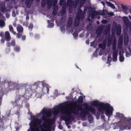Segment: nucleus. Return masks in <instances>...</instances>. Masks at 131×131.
Returning <instances> with one entry per match:
<instances>
[{
  "label": "nucleus",
  "mask_w": 131,
  "mask_h": 131,
  "mask_svg": "<svg viewBox=\"0 0 131 131\" xmlns=\"http://www.w3.org/2000/svg\"><path fill=\"white\" fill-rule=\"evenodd\" d=\"M77 102L74 103V108L71 110L72 114H78L79 113V111H81L80 116L81 117L84 118H85L87 114H88L89 111L92 112V114H94L96 113V110L94 108L92 107L88 106L87 104H85L83 106H85V107L82 109V106L80 104H76Z\"/></svg>",
  "instance_id": "1"
},
{
  "label": "nucleus",
  "mask_w": 131,
  "mask_h": 131,
  "mask_svg": "<svg viewBox=\"0 0 131 131\" xmlns=\"http://www.w3.org/2000/svg\"><path fill=\"white\" fill-rule=\"evenodd\" d=\"M92 105L94 106H98V110L99 112H102V114H104L102 112L105 111V114L108 116V119L110 116L112 115L113 110V107L108 103H104L102 102L99 103V101L96 100L92 101Z\"/></svg>",
  "instance_id": "2"
},
{
  "label": "nucleus",
  "mask_w": 131,
  "mask_h": 131,
  "mask_svg": "<svg viewBox=\"0 0 131 131\" xmlns=\"http://www.w3.org/2000/svg\"><path fill=\"white\" fill-rule=\"evenodd\" d=\"M41 115V111L37 114L35 116H32L31 117L32 121L29 123L30 128L31 131H41V119H39Z\"/></svg>",
  "instance_id": "3"
},
{
  "label": "nucleus",
  "mask_w": 131,
  "mask_h": 131,
  "mask_svg": "<svg viewBox=\"0 0 131 131\" xmlns=\"http://www.w3.org/2000/svg\"><path fill=\"white\" fill-rule=\"evenodd\" d=\"M116 116L117 118H120L118 125L122 130L130 128L129 126L131 123L130 118L128 119L124 117L123 114L119 113H116Z\"/></svg>",
  "instance_id": "4"
},
{
  "label": "nucleus",
  "mask_w": 131,
  "mask_h": 131,
  "mask_svg": "<svg viewBox=\"0 0 131 131\" xmlns=\"http://www.w3.org/2000/svg\"><path fill=\"white\" fill-rule=\"evenodd\" d=\"M41 120L45 121V123L43 124V127L45 128H50L51 125L54 123L55 118L53 117L51 119H47L45 117L42 116L41 117Z\"/></svg>",
  "instance_id": "5"
},
{
  "label": "nucleus",
  "mask_w": 131,
  "mask_h": 131,
  "mask_svg": "<svg viewBox=\"0 0 131 131\" xmlns=\"http://www.w3.org/2000/svg\"><path fill=\"white\" fill-rule=\"evenodd\" d=\"M17 30L18 32L17 33H16V36L18 39H20L21 37V40L24 41L26 39V36L25 35H23V27L19 25L17 27Z\"/></svg>",
  "instance_id": "6"
},
{
  "label": "nucleus",
  "mask_w": 131,
  "mask_h": 131,
  "mask_svg": "<svg viewBox=\"0 0 131 131\" xmlns=\"http://www.w3.org/2000/svg\"><path fill=\"white\" fill-rule=\"evenodd\" d=\"M45 81H41V83L43 88L41 92V95L45 94L46 92L47 94L49 93L50 86L44 82Z\"/></svg>",
  "instance_id": "7"
},
{
  "label": "nucleus",
  "mask_w": 131,
  "mask_h": 131,
  "mask_svg": "<svg viewBox=\"0 0 131 131\" xmlns=\"http://www.w3.org/2000/svg\"><path fill=\"white\" fill-rule=\"evenodd\" d=\"M7 83H8V86L10 89L14 88V84L13 82H9L8 81L5 80L2 82V86H1V87H2V90L3 92L4 91V90H5V88L4 87L5 84Z\"/></svg>",
  "instance_id": "8"
},
{
  "label": "nucleus",
  "mask_w": 131,
  "mask_h": 131,
  "mask_svg": "<svg viewBox=\"0 0 131 131\" xmlns=\"http://www.w3.org/2000/svg\"><path fill=\"white\" fill-rule=\"evenodd\" d=\"M8 120V118H5V117H3L2 119L0 118V129H1V131H3L5 127L4 122L5 121Z\"/></svg>",
  "instance_id": "9"
},
{
  "label": "nucleus",
  "mask_w": 131,
  "mask_h": 131,
  "mask_svg": "<svg viewBox=\"0 0 131 131\" xmlns=\"http://www.w3.org/2000/svg\"><path fill=\"white\" fill-rule=\"evenodd\" d=\"M63 106V105H61L56 108H53L52 110V112L54 115H57L59 112L61 108H62Z\"/></svg>",
  "instance_id": "10"
},
{
  "label": "nucleus",
  "mask_w": 131,
  "mask_h": 131,
  "mask_svg": "<svg viewBox=\"0 0 131 131\" xmlns=\"http://www.w3.org/2000/svg\"><path fill=\"white\" fill-rule=\"evenodd\" d=\"M103 30L104 28L102 26H99L97 28L96 31V33L97 35V38L100 36V35L102 34Z\"/></svg>",
  "instance_id": "11"
},
{
  "label": "nucleus",
  "mask_w": 131,
  "mask_h": 131,
  "mask_svg": "<svg viewBox=\"0 0 131 131\" xmlns=\"http://www.w3.org/2000/svg\"><path fill=\"white\" fill-rule=\"evenodd\" d=\"M11 38L8 31H6L5 32V40L7 41H9L10 40Z\"/></svg>",
  "instance_id": "12"
},
{
  "label": "nucleus",
  "mask_w": 131,
  "mask_h": 131,
  "mask_svg": "<svg viewBox=\"0 0 131 131\" xmlns=\"http://www.w3.org/2000/svg\"><path fill=\"white\" fill-rule=\"evenodd\" d=\"M123 11L126 14L129 12V8L127 6L123 4L121 5Z\"/></svg>",
  "instance_id": "13"
},
{
  "label": "nucleus",
  "mask_w": 131,
  "mask_h": 131,
  "mask_svg": "<svg viewBox=\"0 0 131 131\" xmlns=\"http://www.w3.org/2000/svg\"><path fill=\"white\" fill-rule=\"evenodd\" d=\"M16 45L15 41V40H12L11 42L10 43L9 42H8L6 44V46L8 47H10L11 46H14Z\"/></svg>",
  "instance_id": "14"
},
{
  "label": "nucleus",
  "mask_w": 131,
  "mask_h": 131,
  "mask_svg": "<svg viewBox=\"0 0 131 131\" xmlns=\"http://www.w3.org/2000/svg\"><path fill=\"white\" fill-rule=\"evenodd\" d=\"M45 113L46 117H50L51 115V113L50 112H49L47 111V110H43V109L41 111V113Z\"/></svg>",
  "instance_id": "15"
},
{
  "label": "nucleus",
  "mask_w": 131,
  "mask_h": 131,
  "mask_svg": "<svg viewBox=\"0 0 131 131\" xmlns=\"http://www.w3.org/2000/svg\"><path fill=\"white\" fill-rule=\"evenodd\" d=\"M67 5L70 7H73L74 5V2L72 0H67Z\"/></svg>",
  "instance_id": "16"
},
{
  "label": "nucleus",
  "mask_w": 131,
  "mask_h": 131,
  "mask_svg": "<svg viewBox=\"0 0 131 131\" xmlns=\"http://www.w3.org/2000/svg\"><path fill=\"white\" fill-rule=\"evenodd\" d=\"M18 102L17 101H16V100H15L14 102L11 101V103L14 107H17V108L19 107H22L21 106L17 103Z\"/></svg>",
  "instance_id": "17"
},
{
  "label": "nucleus",
  "mask_w": 131,
  "mask_h": 131,
  "mask_svg": "<svg viewBox=\"0 0 131 131\" xmlns=\"http://www.w3.org/2000/svg\"><path fill=\"white\" fill-rule=\"evenodd\" d=\"M25 98L24 95H17L16 96L15 100L16 101H19L20 100H22L24 99Z\"/></svg>",
  "instance_id": "18"
},
{
  "label": "nucleus",
  "mask_w": 131,
  "mask_h": 131,
  "mask_svg": "<svg viewBox=\"0 0 131 131\" xmlns=\"http://www.w3.org/2000/svg\"><path fill=\"white\" fill-rule=\"evenodd\" d=\"M115 51V52H113V60L114 62H116L117 60L118 52L116 51Z\"/></svg>",
  "instance_id": "19"
},
{
  "label": "nucleus",
  "mask_w": 131,
  "mask_h": 131,
  "mask_svg": "<svg viewBox=\"0 0 131 131\" xmlns=\"http://www.w3.org/2000/svg\"><path fill=\"white\" fill-rule=\"evenodd\" d=\"M72 24V19L71 17L69 18L67 23V27L68 28H70L71 27Z\"/></svg>",
  "instance_id": "20"
},
{
  "label": "nucleus",
  "mask_w": 131,
  "mask_h": 131,
  "mask_svg": "<svg viewBox=\"0 0 131 131\" xmlns=\"http://www.w3.org/2000/svg\"><path fill=\"white\" fill-rule=\"evenodd\" d=\"M9 31L12 33L14 35H16V33L14 31L13 28L11 25L9 26Z\"/></svg>",
  "instance_id": "21"
},
{
  "label": "nucleus",
  "mask_w": 131,
  "mask_h": 131,
  "mask_svg": "<svg viewBox=\"0 0 131 131\" xmlns=\"http://www.w3.org/2000/svg\"><path fill=\"white\" fill-rule=\"evenodd\" d=\"M119 54L120 55L119 58V61L121 62H122L124 61V58L123 56V54H122L121 52H119Z\"/></svg>",
  "instance_id": "22"
},
{
  "label": "nucleus",
  "mask_w": 131,
  "mask_h": 131,
  "mask_svg": "<svg viewBox=\"0 0 131 131\" xmlns=\"http://www.w3.org/2000/svg\"><path fill=\"white\" fill-rule=\"evenodd\" d=\"M116 43L115 41H114L112 45V49L113 50V52H115V51H117V52H118L117 49H116Z\"/></svg>",
  "instance_id": "23"
},
{
  "label": "nucleus",
  "mask_w": 131,
  "mask_h": 131,
  "mask_svg": "<svg viewBox=\"0 0 131 131\" xmlns=\"http://www.w3.org/2000/svg\"><path fill=\"white\" fill-rule=\"evenodd\" d=\"M73 106L72 107V109H71L70 110V111H71V112H70L69 111H67V113H66V114L67 115V116L68 117H70L71 116V114L72 113L71 112H72V111H71V110L73 109V108L74 109V103H73Z\"/></svg>",
  "instance_id": "24"
},
{
  "label": "nucleus",
  "mask_w": 131,
  "mask_h": 131,
  "mask_svg": "<svg viewBox=\"0 0 131 131\" xmlns=\"http://www.w3.org/2000/svg\"><path fill=\"white\" fill-rule=\"evenodd\" d=\"M74 116L72 115H71L70 117L66 118L65 121L68 122H71V120L73 121L74 120Z\"/></svg>",
  "instance_id": "25"
},
{
  "label": "nucleus",
  "mask_w": 131,
  "mask_h": 131,
  "mask_svg": "<svg viewBox=\"0 0 131 131\" xmlns=\"http://www.w3.org/2000/svg\"><path fill=\"white\" fill-rule=\"evenodd\" d=\"M106 3L108 6H110L113 9L115 8V7L114 5L110 2L106 1Z\"/></svg>",
  "instance_id": "26"
},
{
  "label": "nucleus",
  "mask_w": 131,
  "mask_h": 131,
  "mask_svg": "<svg viewBox=\"0 0 131 131\" xmlns=\"http://www.w3.org/2000/svg\"><path fill=\"white\" fill-rule=\"evenodd\" d=\"M83 101V99L82 96H80L79 97L77 101V102L79 103H82Z\"/></svg>",
  "instance_id": "27"
},
{
  "label": "nucleus",
  "mask_w": 131,
  "mask_h": 131,
  "mask_svg": "<svg viewBox=\"0 0 131 131\" xmlns=\"http://www.w3.org/2000/svg\"><path fill=\"white\" fill-rule=\"evenodd\" d=\"M107 11L104 9H103L102 11H101L99 12V14L100 15H105V12H107Z\"/></svg>",
  "instance_id": "28"
},
{
  "label": "nucleus",
  "mask_w": 131,
  "mask_h": 131,
  "mask_svg": "<svg viewBox=\"0 0 131 131\" xmlns=\"http://www.w3.org/2000/svg\"><path fill=\"white\" fill-rule=\"evenodd\" d=\"M86 0H80V4L79 5V7H81L85 3Z\"/></svg>",
  "instance_id": "29"
},
{
  "label": "nucleus",
  "mask_w": 131,
  "mask_h": 131,
  "mask_svg": "<svg viewBox=\"0 0 131 131\" xmlns=\"http://www.w3.org/2000/svg\"><path fill=\"white\" fill-rule=\"evenodd\" d=\"M80 24V22L79 21H77L76 20H75L74 23V25L75 27H78L79 26Z\"/></svg>",
  "instance_id": "30"
},
{
  "label": "nucleus",
  "mask_w": 131,
  "mask_h": 131,
  "mask_svg": "<svg viewBox=\"0 0 131 131\" xmlns=\"http://www.w3.org/2000/svg\"><path fill=\"white\" fill-rule=\"evenodd\" d=\"M107 61L106 62L107 63L110 64L112 60V59L111 55L108 56H107Z\"/></svg>",
  "instance_id": "31"
},
{
  "label": "nucleus",
  "mask_w": 131,
  "mask_h": 131,
  "mask_svg": "<svg viewBox=\"0 0 131 131\" xmlns=\"http://www.w3.org/2000/svg\"><path fill=\"white\" fill-rule=\"evenodd\" d=\"M106 46L102 44L101 43H100L99 45V47L100 48H101L103 50L105 49Z\"/></svg>",
  "instance_id": "32"
},
{
  "label": "nucleus",
  "mask_w": 131,
  "mask_h": 131,
  "mask_svg": "<svg viewBox=\"0 0 131 131\" xmlns=\"http://www.w3.org/2000/svg\"><path fill=\"white\" fill-rule=\"evenodd\" d=\"M10 111H8L6 112L5 116H4L5 118H8V117L10 115Z\"/></svg>",
  "instance_id": "33"
},
{
  "label": "nucleus",
  "mask_w": 131,
  "mask_h": 131,
  "mask_svg": "<svg viewBox=\"0 0 131 131\" xmlns=\"http://www.w3.org/2000/svg\"><path fill=\"white\" fill-rule=\"evenodd\" d=\"M34 27L33 25L32 24L30 23L29 25L28 28L30 31H31Z\"/></svg>",
  "instance_id": "34"
},
{
  "label": "nucleus",
  "mask_w": 131,
  "mask_h": 131,
  "mask_svg": "<svg viewBox=\"0 0 131 131\" xmlns=\"http://www.w3.org/2000/svg\"><path fill=\"white\" fill-rule=\"evenodd\" d=\"M63 106L62 108H61V110L60 111L61 112L62 114H66L67 111H66L65 109H63Z\"/></svg>",
  "instance_id": "35"
},
{
  "label": "nucleus",
  "mask_w": 131,
  "mask_h": 131,
  "mask_svg": "<svg viewBox=\"0 0 131 131\" xmlns=\"http://www.w3.org/2000/svg\"><path fill=\"white\" fill-rule=\"evenodd\" d=\"M125 18V19H124V21L126 25H127L129 23V21L128 18L126 17H124Z\"/></svg>",
  "instance_id": "36"
},
{
  "label": "nucleus",
  "mask_w": 131,
  "mask_h": 131,
  "mask_svg": "<svg viewBox=\"0 0 131 131\" xmlns=\"http://www.w3.org/2000/svg\"><path fill=\"white\" fill-rule=\"evenodd\" d=\"M124 43L125 45H127L128 43V38H124Z\"/></svg>",
  "instance_id": "37"
},
{
  "label": "nucleus",
  "mask_w": 131,
  "mask_h": 131,
  "mask_svg": "<svg viewBox=\"0 0 131 131\" xmlns=\"http://www.w3.org/2000/svg\"><path fill=\"white\" fill-rule=\"evenodd\" d=\"M93 11V8L91 7H90L88 8V13L90 14L92 13Z\"/></svg>",
  "instance_id": "38"
},
{
  "label": "nucleus",
  "mask_w": 131,
  "mask_h": 131,
  "mask_svg": "<svg viewBox=\"0 0 131 131\" xmlns=\"http://www.w3.org/2000/svg\"><path fill=\"white\" fill-rule=\"evenodd\" d=\"M80 7L78 10V11L77 14H78L79 15H82V11Z\"/></svg>",
  "instance_id": "39"
},
{
  "label": "nucleus",
  "mask_w": 131,
  "mask_h": 131,
  "mask_svg": "<svg viewBox=\"0 0 131 131\" xmlns=\"http://www.w3.org/2000/svg\"><path fill=\"white\" fill-rule=\"evenodd\" d=\"M6 9V8L4 5L1 6V11L2 12H5Z\"/></svg>",
  "instance_id": "40"
},
{
  "label": "nucleus",
  "mask_w": 131,
  "mask_h": 131,
  "mask_svg": "<svg viewBox=\"0 0 131 131\" xmlns=\"http://www.w3.org/2000/svg\"><path fill=\"white\" fill-rule=\"evenodd\" d=\"M111 42V39L110 38H109L107 39V45L108 47L110 46Z\"/></svg>",
  "instance_id": "41"
},
{
  "label": "nucleus",
  "mask_w": 131,
  "mask_h": 131,
  "mask_svg": "<svg viewBox=\"0 0 131 131\" xmlns=\"http://www.w3.org/2000/svg\"><path fill=\"white\" fill-rule=\"evenodd\" d=\"M66 8L65 6H63L61 9V13H64L66 11Z\"/></svg>",
  "instance_id": "42"
},
{
  "label": "nucleus",
  "mask_w": 131,
  "mask_h": 131,
  "mask_svg": "<svg viewBox=\"0 0 131 131\" xmlns=\"http://www.w3.org/2000/svg\"><path fill=\"white\" fill-rule=\"evenodd\" d=\"M5 25V22L3 20H0V26L3 27Z\"/></svg>",
  "instance_id": "43"
},
{
  "label": "nucleus",
  "mask_w": 131,
  "mask_h": 131,
  "mask_svg": "<svg viewBox=\"0 0 131 131\" xmlns=\"http://www.w3.org/2000/svg\"><path fill=\"white\" fill-rule=\"evenodd\" d=\"M14 50L17 52H19L20 50V48L19 47L16 46L14 48Z\"/></svg>",
  "instance_id": "44"
},
{
  "label": "nucleus",
  "mask_w": 131,
  "mask_h": 131,
  "mask_svg": "<svg viewBox=\"0 0 131 131\" xmlns=\"http://www.w3.org/2000/svg\"><path fill=\"white\" fill-rule=\"evenodd\" d=\"M108 29L106 28H105L103 31V34L104 35H106L108 33Z\"/></svg>",
  "instance_id": "45"
},
{
  "label": "nucleus",
  "mask_w": 131,
  "mask_h": 131,
  "mask_svg": "<svg viewBox=\"0 0 131 131\" xmlns=\"http://www.w3.org/2000/svg\"><path fill=\"white\" fill-rule=\"evenodd\" d=\"M121 33V29H118L117 30L116 32V34L117 35H120Z\"/></svg>",
  "instance_id": "46"
},
{
  "label": "nucleus",
  "mask_w": 131,
  "mask_h": 131,
  "mask_svg": "<svg viewBox=\"0 0 131 131\" xmlns=\"http://www.w3.org/2000/svg\"><path fill=\"white\" fill-rule=\"evenodd\" d=\"M81 15H78V14H77L76 17V19L78 21H80V20L81 18Z\"/></svg>",
  "instance_id": "47"
},
{
  "label": "nucleus",
  "mask_w": 131,
  "mask_h": 131,
  "mask_svg": "<svg viewBox=\"0 0 131 131\" xmlns=\"http://www.w3.org/2000/svg\"><path fill=\"white\" fill-rule=\"evenodd\" d=\"M73 36L74 37L76 38L78 36V33L77 32H74L73 34Z\"/></svg>",
  "instance_id": "48"
},
{
  "label": "nucleus",
  "mask_w": 131,
  "mask_h": 131,
  "mask_svg": "<svg viewBox=\"0 0 131 131\" xmlns=\"http://www.w3.org/2000/svg\"><path fill=\"white\" fill-rule=\"evenodd\" d=\"M57 12V10L55 8H54L52 12V13L54 15H56Z\"/></svg>",
  "instance_id": "49"
},
{
  "label": "nucleus",
  "mask_w": 131,
  "mask_h": 131,
  "mask_svg": "<svg viewBox=\"0 0 131 131\" xmlns=\"http://www.w3.org/2000/svg\"><path fill=\"white\" fill-rule=\"evenodd\" d=\"M21 107H19L18 108H17V110L16 113V114L17 115H20L19 111L20 110V109L21 108Z\"/></svg>",
  "instance_id": "50"
},
{
  "label": "nucleus",
  "mask_w": 131,
  "mask_h": 131,
  "mask_svg": "<svg viewBox=\"0 0 131 131\" xmlns=\"http://www.w3.org/2000/svg\"><path fill=\"white\" fill-rule=\"evenodd\" d=\"M87 115L88 116V118L89 119L90 118H93L92 117V116L90 114V113L89 112L88 114H87Z\"/></svg>",
  "instance_id": "51"
},
{
  "label": "nucleus",
  "mask_w": 131,
  "mask_h": 131,
  "mask_svg": "<svg viewBox=\"0 0 131 131\" xmlns=\"http://www.w3.org/2000/svg\"><path fill=\"white\" fill-rule=\"evenodd\" d=\"M106 39H104L103 40L102 43H101L103 45H104V46L105 45L106 46Z\"/></svg>",
  "instance_id": "52"
},
{
  "label": "nucleus",
  "mask_w": 131,
  "mask_h": 131,
  "mask_svg": "<svg viewBox=\"0 0 131 131\" xmlns=\"http://www.w3.org/2000/svg\"><path fill=\"white\" fill-rule=\"evenodd\" d=\"M54 24L53 23H50L48 24V26L49 28H52L53 27Z\"/></svg>",
  "instance_id": "53"
},
{
  "label": "nucleus",
  "mask_w": 131,
  "mask_h": 131,
  "mask_svg": "<svg viewBox=\"0 0 131 131\" xmlns=\"http://www.w3.org/2000/svg\"><path fill=\"white\" fill-rule=\"evenodd\" d=\"M37 88V86H35V84H34L33 85H32L31 86V87L30 88V89L31 90V89L32 90V88Z\"/></svg>",
  "instance_id": "54"
},
{
  "label": "nucleus",
  "mask_w": 131,
  "mask_h": 131,
  "mask_svg": "<svg viewBox=\"0 0 131 131\" xmlns=\"http://www.w3.org/2000/svg\"><path fill=\"white\" fill-rule=\"evenodd\" d=\"M97 13V12L95 10H93L92 12V14L94 15H96Z\"/></svg>",
  "instance_id": "55"
},
{
  "label": "nucleus",
  "mask_w": 131,
  "mask_h": 131,
  "mask_svg": "<svg viewBox=\"0 0 131 131\" xmlns=\"http://www.w3.org/2000/svg\"><path fill=\"white\" fill-rule=\"evenodd\" d=\"M29 103L27 102H25V106L27 108H29Z\"/></svg>",
  "instance_id": "56"
},
{
  "label": "nucleus",
  "mask_w": 131,
  "mask_h": 131,
  "mask_svg": "<svg viewBox=\"0 0 131 131\" xmlns=\"http://www.w3.org/2000/svg\"><path fill=\"white\" fill-rule=\"evenodd\" d=\"M95 43V41H93L91 42V43L90 46H94Z\"/></svg>",
  "instance_id": "57"
},
{
  "label": "nucleus",
  "mask_w": 131,
  "mask_h": 131,
  "mask_svg": "<svg viewBox=\"0 0 131 131\" xmlns=\"http://www.w3.org/2000/svg\"><path fill=\"white\" fill-rule=\"evenodd\" d=\"M3 96V94L2 93H1L0 92V102H1L2 100V98Z\"/></svg>",
  "instance_id": "58"
},
{
  "label": "nucleus",
  "mask_w": 131,
  "mask_h": 131,
  "mask_svg": "<svg viewBox=\"0 0 131 131\" xmlns=\"http://www.w3.org/2000/svg\"><path fill=\"white\" fill-rule=\"evenodd\" d=\"M42 126V125H41V127ZM47 129H43L41 128V131H49V129H50V128H46Z\"/></svg>",
  "instance_id": "59"
},
{
  "label": "nucleus",
  "mask_w": 131,
  "mask_h": 131,
  "mask_svg": "<svg viewBox=\"0 0 131 131\" xmlns=\"http://www.w3.org/2000/svg\"><path fill=\"white\" fill-rule=\"evenodd\" d=\"M4 32H0V36H1L2 38H3L4 37Z\"/></svg>",
  "instance_id": "60"
},
{
  "label": "nucleus",
  "mask_w": 131,
  "mask_h": 131,
  "mask_svg": "<svg viewBox=\"0 0 131 131\" xmlns=\"http://www.w3.org/2000/svg\"><path fill=\"white\" fill-rule=\"evenodd\" d=\"M88 7L87 6L85 7L84 10V12H85V11H87L88 10Z\"/></svg>",
  "instance_id": "61"
},
{
  "label": "nucleus",
  "mask_w": 131,
  "mask_h": 131,
  "mask_svg": "<svg viewBox=\"0 0 131 131\" xmlns=\"http://www.w3.org/2000/svg\"><path fill=\"white\" fill-rule=\"evenodd\" d=\"M60 28L61 31H65V28L64 27L61 26L60 27Z\"/></svg>",
  "instance_id": "62"
},
{
  "label": "nucleus",
  "mask_w": 131,
  "mask_h": 131,
  "mask_svg": "<svg viewBox=\"0 0 131 131\" xmlns=\"http://www.w3.org/2000/svg\"><path fill=\"white\" fill-rule=\"evenodd\" d=\"M107 14L111 16H112L114 15V13L113 12L107 13Z\"/></svg>",
  "instance_id": "63"
},
{
  "label": "nucleus",
  "mask_w": 131,
  "mask_h": 131,
  "mask_svg": "<svg viewBox=\"0 0 131 131\" xmlns=\"http://www.w3.org/2000/svg\"><path fill=\"white\" fill-rule=\"evenodd\" d=\"M107 22V21L105 19H103L102 21V23L104 24H105Z\"/></svg>",
  "instance_id": "64"
}]
</instances>
